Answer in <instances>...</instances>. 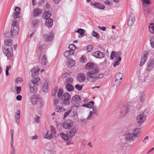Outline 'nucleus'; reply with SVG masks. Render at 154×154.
<instances>
[{"label": "nucleus", "instance_id": "obj_7", "mask_svg": "<svg viewBox=\"0 0 154 154\" xmlns=\"http://www.w3.org/2000/svg\"><path fill=\"white\" fill-rule=\"evenodd\" d=\"M54 34L52 31L49 32L48 35L45 34L43 35V39L45 41V43L46 42L48 43L49 42H51L54 38Z\"/></svg>", "mask_w": 154, "mask_h": 154}, {"label": "nucleus", "instance_id": "obj_34", "mask_svg": "<svg viewBox=\"0 0 154 154\" xmlns=\"http://www.w3.org/2000/svg\"><path fill=\"white\" fill-rule=\"evenodd\" d=\"M94 101H92L89 102L88 103L83 104L82 106L88 108H92V107L94 106Z\"/></svg>", "mask_w": 154, "mask_h": 154}, {"label": "nucleus", "instance_id": "obj_40", "mask_svg": "<svg viewBox=\"0 0 154 154\" xmlns=\"http://www.w3.org/2000/svg\"><path fill=\"white\" fill-rule=\"evenodd\" d=\"M149 29L150 32L152 33H154V23H151L149 27Z\"/></svg>", "mask_w": 154, "mask_h": 154}, {"label": "nucleus", "instance_id": "obj_23", "mask_svg": "<svg viewBox=\"0 0 154 154\" xmlns=\"http://www.w3.org/2000/svg\"><path fill=\"white\" fill-rule=\"evenodd\" d=\"M74 54V52L73 51H70L68 50L66 51L64 54L65 57L67 58H69L71 57V56L73 55Z\"/></svg>", "mask_w": 154, "mask_h": 154}, {"label": "nucleus", "instance_id": "obj_53", "mask_svg": "<svg viewBox=\"0 0 154 154\" xmlns=\"http://www.w3.org/2000/svg\"><path fill=\"white\" fill-rule=\"evenodd\" d=\"M92 49L93 46L91 45H88L87 47V50L88 52L91 51Z\"/></svg>", "mask_w": 154, "mask_h": 154}, {"label": "nucleus", "instance_id": "obj_31", "mask_svg": "<svg viewBox=\"0 0 154 154\" xmlns=\"http://www.w3.org/2000/svg\"><path fill=\"white\" fill-rule=\"evenodd\" d=\"M51 14L49 12L45 11L42 15V17L45 19L47 20L50 19Z\"/></svg>", "mask_w": 154, "mask_h": 154}, {"label": "nucleus", "instance_id": "obj_22", "mask_svg": "<svg viewBox=\"0 0 154 154\" xmlns=\"http://www.w3.org/2000/svg\"><path fill=\"white\" fill-rule=\"evenodd\" d=\"M33 12V16L36 17L41 14L42 12V11L41 9L37 8L34 9Z\"/></svg>", "mask_w": 154, "mask_h": 154}, {"label": "nucleus", "instance_id": "obj_15", "mask_svg": "<svg viewBox=\"0 0 154 154\" xmlns=\"http://www.w3.org/2000/svg\"><path fill=\"white\" fill-rule=\"evenodd\" d=\"M10 134L11 135V147L12 148V150L11 154H15V151L14 146V131L13 129H11L10 131Z\"/></svg>", "mask_w": 154, "mask_h": 154}, {"label": "nucleus", "instance_id": "obj_60", "mask_svg": "<svg viewBox=\"0 0 154 154\" xmlns=\"http://www.w3.org/2000/svg\"><path fill=\"white\" fill-rule=\"evenodd\" d=\"M143 2L146 5H149L151 3L150 0H144Z\"/></svg>", "mask_w": 154, "mask_h": 154}, {"label": "nucleus", "instance_id": "obj_43", "mask_svg": "<svg viewBox=\"0 0 154 154\" xmlns=\"http://www.w3.org/2000/svg\"><path fill=\"white\" fill-rule=\"evenodd\" d=\"M122 74L120 72H119L118 74L116 75L115 78L116 79L118 80H121L122 79Z\"/></svg>", "mask_w": 154, "mask_h": 154}, {"label": "nucleus", "instance_id": "obj_35", "mask_svg": "<svg viewBox=\"0 0 154 154\" xmlns=\"http://www.w3.org/2000/svg\"><path fill=\"white\" fill-rule=\"evenodd\" d=\"M55 110L56 112H60L65 110V109L60 106L57 105L56 107Z\"/></svg>", "mask_w": 154, "mask_h": 154}, {"label": "nucleus", "instance_id": "obj_1", "mask_svg": "<svg viewBox=\"0 0 154 154\" xmlns=\"http://www.w3.org/2000/svg\"><path fill=\"white\" fill-rule=\"evenodd\" d=\"M87 79L90 82H94L98 79L102 78L104 74L100 73L98 68L95 67L86 73Z\"/></svg>", "mask_w": 154, "mask_h": 154}, {"label": "nucleus", "instance_id": "obj_2", "mask_svg": "<svg viewBox=\"0 0 154 154\" xmlns=\"http://www.w3.org/2000/svg\"><path fill=\"white\" fill-rule=\"evenodd\" d=\"M12 45V41L11 40H6L5 41V44L3 46V51L8 59H11L13 57Z\"/></svg>", "mask_w": 154, "mask_h": 154}, {"label": "nucleus", "instance_id": "obj_33", "mask_svg": "<svg viewBox=\"0 0 154 154\" xmlns=\"http://www.w3.org/2000/svg\"><path fill=\"white\" fill-rule=\"evenodd\" d=\"M48 63V62L47 60V56L45 55H43L42 58V64L43 65H46V64Z\"/></svg>", "mask_w": 154, "mask_h": 154}, {"label": "nucleus", "instance_id": "obj_64", "mask_svg": "<svg viewBox=\"0 0 154 154\" xmlns=\"http://www.w3.org/2000/svg\"><path fill=\"white\" fill-rule=\"evenodd\" d=\"M149 62L154 66V58L150 60Z\"/></svg>", "mask_w": 154, "mask_h": 154}, {"label": "nucleus", "instance_id": "obj_29", "mask_svg": "<svg viewBox=\"0 0 154 154\" xmlns=\"http://www.w3.org/2000/svg\"><path fill=\"white\" fill-rule=\"evenodd\" d=\"M53 24V20H52L50 18L46 20L45 25L47 27H50L52 26Z\"/></svg>", "mask_w": 154, "mask_h": 154}, {"label": "nucleus", "instance_id": "obj_56", "mask_svg": "<svg viewBox=\"0 0 154 154\" xmlns=\"http://www.w3.org/2000/svg\"><path fill=\"white\" fill-rule=\"evenodd\" d=\"M16 92L17 94H19L21 91V88L20 87H16Z\"/></svg>", "mask_w": 154, "mask_h": 154}, {"label": "nucleus", "instance_id": "obj_28", "mask_svg": "<svg viewBox=\"0 0 154 154\" xmlns=\"http://www.w3.org/2000/svg\"><path fill=\"white\" fill-rule=\"evenodd\" d=\"M122 58L121 57H118V58H116L115 59L113 62V66L114 67H116L117 66L119 65L120 62Z\"/></svg>", "mask_w": 154, "mask_h": 154}, {"label": "nucleus", "instance_id": "obj_13", "mask_svg": "<svg viewBox=\"0 0 154 154\" xmlns=\"http://www.w3.org/2000/svg\"><path fill=\"white\" fill-rule=\"evenodd\" d=\"M20 10V9L19 7H16L14 10V12L12 14V17L14 19L19 17Z\"/></svg>", "mask_w": 154, "mask_h": 154}, {"label": "nucleus", "instance_id": "obj_57", "mask_svg": "<svg viewBox=\"0 0 154 154\" xmlns=\"http://www.w3.org/2000/svg\"><path fill=\"white\" fill-rule=\"evenodd\" d=\"M98 28L103 31H105L106 30V27L104 26H98Z\"/></svg>", "mask_w": 154, "mask_h": 154}, {"label": "nucleus", "instance_id": "obj_18", "mask_svg": "<svg viewBox=\"0 0 154 154\" xmlns=\"http://www.w3.org/2000/svg\"><path fill=\"white\" fill-rule=\"evenodd\" d=\"M148 54L147 52H146L144 53L143 57H142L140 63V66H143L146 61L147 59Z\"/></svg>", "mask_w": 154, "mask_h": 154}, {"label": "nucleus", "instance_id": "obj_51", "mask_svg": "<svg viewBox=\"0 0 154 154\" xmlns=\"http://www.w3.org/2000/svg\"><path fill=\"white\" fill-rule=\"evenodd\" d=\"M92 111H91L93 114H96L97 112V109L96 107V106H93L92 107Z\"/></svg>", "mask_w": 154, "mask_h": 154}, {"label": "nucleus", "instance_id": "obj_4", "mask_svg": "<svg viewBox=\"0 0 154 154\" xmlns=\"http://www.w3.org/2000/svg\"><path fill=\"white\" fill-rule=\"evenodd\" d=\"M30 101L32 105H36L39 107H42L44 104L42 99L39 96L35 94L31 97Z\"/></svg>", "mask_w": 154, "mask_h": 154}, {"label": "nucleus", "instance_id": "obj_36", "mask_svg": "<svg viewBox=\"0 0 154 154\" xmlns=\"http://www.w3.org/2000/svg\"><path fill=\"white\" fill-rule=\"evenodd\" d=\"M32 80H34V83L36 85H39L41 84L40 79L39 77H37L35 79H33Z\"/></svg>", "mask_w": 154, "mask_h": 154}, {"label": "nucleus", "instance_id": "obj_38", "mask_svg": "<svg viewBox=\"0 0 154 154\" xmlns=\"http://www.w3.org/2000/svg\"><path fill=\"white\" fill-rule=\"evenodd\" d=\"M53 137V134L49 132L48 131H47V133L45 136V138L48 139H51Z\"/></svg>", "mask_w": 154, "mask_h": 154}, {"label": "nucleus", "instance_id": "obj_48", "mask_svg": "<svg viewBox=\"0 0 154 154\" xmlns=\"http://www.w3.org/2000/svg\"><path fill=\"white\" fill-rule=\"evenodd\" d=\"M92 35L96 38H98L99 37V35L95 31H93L92 32Z\"/></svg>", "mask_w": 154, "mask_h": 154}, {"label": "nucleus", "instance_id": "obj_5", "mask_svg": "<svg viewBox=\"0 0 154 154\" xmlns=\"http://www.w3.org/2000/svg\"><path fill=\"white\" fill-rule=\"evenodd\" d=\"M19 30V26L17 21H13L11 28V33L13 37H15L18 35Z\"/></svg>", "mask_w": 154, "mask_h": 154}, {"label": "nucleus", "instance_id": "obj_9", "mask_svg": "<svg viewBox=\"0 0 154 154\" xmlns=\"http://www.w3.org/2000/svg\"><path fill=\"white\" fill-rule=\"evenodd\" d=\"M34 82V80H31L29 82L28 85L30 92L33 93H35L37 90V87Z\"/></svg>", "mask_w": 154, "mask_h": 154}, {"label": "nucleus", "instance_id": "obj_62", "mask_svg": "<svg viewBox=\"0 0 154 154\" xmlns=\"http://www.w3.org/2000/svg\"><path fill=\"white\" fill-rule=\"evenodd\" d=\"M59 100L58 99H55L54 100V103L55 105H57L59 102Z\"/></svg>", "mask_w": 154, "mask_h": 154}, {"label": "nucleus", "instance_id": "obj_6", "mask_svg": "<svg viewBox=\"0 0 154 154\" xmlns=\"http://www.w3.org/2000/svg\"><path fill=\"white\" fill-rule=\"evenodd\" d=\"M124 138L126 141L133 142L136 138L131 132H127L123 135Z\"/></svg>", "mask_w": 154, "mask_h": 154}, {"label": "nucleus", "instance_id": "obj_55", "mask_svg": "<svg viewBox=\"0 0 154 154\" xmlns=\"http://www.w3.org/2000/svg\"><path fill=\"white\" fill-rule=\"evenodd\" d=\"M93 114V113L91 111H90L88 116L86 118V119H87L88 120L90 119L91 117L92 116Z\"/></svg>", "mask_w": 154, "mask_h": 154}, {"label": "nucleus", "instance_id": "obj_26", "mask_svg": "<svg viewBox=\"0 0 154 154\" xmlns=\"http://www.w3.org/2000/svg\"><path fill=\"white\" fill-rule=\"evenodd\" d=\"M120 53H117L115 51H112L111 53L110 56V60L111 59L113 60L116 58H118V57H120Z\"/></svg>", "mask_w": 154, "mask_h": 154}, {"label": "nucleus", "instance_id": "obj_63", "mask_svg": "<svg viewBox=\"0 0 154 154\" xmlns=\"http://www.w3.org/2000/svg\"><path fill=\"white\" fill-rule=\"evenodd\" d=\"M52 152L51 151L46 150L43 152V154H51Z\"/></svg>", "mask_w": 154, "mask_h": 154}, {"label": "nucleus", "instance_id": "obj_45", "mask_svg": "<svg viewBox=\"0 0 154 154\" xmlns=\"http://www.w3.org/2000/svg\"><path fill=\"white\" fill-rule=\"evenodd\" d=\"M68 47L70 49L69 50L72 51H73V50H75L76 48L75 46L73 44L69 45Z\"/></svg>", "mask_w": 154, "mask_h": 154}, {"label": "nucleus", "instance_id": "obj_46", "mask_svg": "<svg viewBox=\"0 0 154 154\" xmlns=\"http://www.w3.org/2000/svg\"><path fill=\"white\" fill-rule=\"evenodd\" d=\"M63 91V89H59L57 94V96L58 97H61Z\"/></svg>", "mask_w": 154, "mask_h": 154}, {"label": "nucleus", "instance_id": "obj_3", "mask_svg": "<svg viewBox=\"0 0 154 154\" xmlns=\"http://www.w3.org/2000/svg\"><path fill=\"white\" fill-rule=\"evenodd\" d=\"M76 132V129L75 127H72L71 128L68 129L66 134L61 132L60 134V136L63 140L69 142L71 141V138L74 136Z\"/></svg>", "mask_w": 154, "mask_h": 154}, {"label": "nucleus", "instance_id": "obj_25", "mask_svg": "<svg viewBox=\"0 0 154 154\" xmlns=\"http://www.w3.org/2000/svg\"><path fill=\"white\" fill-rule=\"evenodd\" d=\"M95 67H94V63H89L85 65V68L87 70H91Z\"/></svg>", "mask_w": 154, "mask_h": 154}, {"label": "nucleus", "instance_id": "obj_27", "mask_svg": "<svg viewBox=\"0 0 154 154\" xmlns=\"http://www.w3.org/2000/svg\"><path fill=\"white\" fill-rule=\"evenodd\" d=\"M49 83L48 81H46L43 87V91L45 93L47 92L48 91Z\"/></svg>", "mask_w": 154, "mask_h": 154}, {"label": "nucleus", "instance_id": "obj_12", "mask_svg": "<svg viewBox=\"0 0 154 154\" xmlns=\"http://www.w3.org/2000/svg\"><path fill=\"white\" fill-rule=\"evenodd\" d=\"M135 20L134 14L132 13H131L129 16L128 25L130 26H131L134 24Z\"/></svg>", "mask_w": 154, "mask_h": 154}, {"label": "nucleus", "instance_id": "obj_24", "mask_svg": "<svg viewBox=\"0 0 154 154\" xmlns=\"http://www.w3.org/2000/svg\"><path fill=\"white\" fill-rule=\"evenodd\" d=\"M75 65V61L72 59H69L67 63V65L69 68H72Z\"/></svg>", "mask_w": 154, "mask_h": 154}, {"label": "nucleus", "instance_id": "obj_47", "mask_svg": "<svg viewBox=\"0 0 154 154\" xmlns=\"http://www.w3.org/2000/svg\"><path fill=\"white\" fill-rule=\"evenodd\" d=\"M73 80V79L72 78L69 77L66 79V82L67 83H71Z\"/></svg>", "mask_w": 154, "mask_h": 154}, {"label": "nucleus", "instance_id": "obj_41", "mask_svg": "<svg viewBox=\"0 0 154 154\" xmlns=\"http://www.w3.org/2000/svg\"><path fill=\"white\" fill-rule=\"evenodd\" d=\"M66 88L69 91H71L73 90L74 88L73 86L70 84H67L66 86Z\"/></svg>", "mask_w": 154, "mask_h": 154}, {"label": "nucleus", "instance_id": "obj_58", "mask_svg": "<svg viewBox=\"0 0 154 154\" xmlns=\"http://www.w3.org/2000/svg\"><path fill=\"white\" fill-rule=\"evenodd\" d=\"M44 45H40L39 47V51H42L44 48Z\"/></svg>", "mask_w": 154, "mask_h": 154}, {"label": "nucleus", "instance_id": "obj_52", "mask_svg": "<svg viewBox=\"0 0 154 154\" xmlns=\"http://www.w3.org/2000/svg\"><path fill=\"white\" fill-rule=\"evenodd\" d=\"M71 110H69L66 112L64 115L63 119H65L69 115V113L71 112Z\"/></svg>", "mask_w": 154, "mask_h": 154}, {"label": "nucleus", "instance_id": "obj_37", "mask_svg": "<svg viewBox=\"0 0 154 154\" xmlns=\"http://www.w3.org/2000/svg\"><path fill=\"white\" fill-rule=\"evenodd\" d=\"M39 20L37 19H35L32 20V26L35 27L38 25Z\"/></svg>", "mask_w": 154, "mask_h": 154}, {"label": "nucleus", "instance_id": "obj_21", "mask_svg": "<svg viewBox=\"0 0 154 154\" xmlns=\"http://www.w3.org/2000/svg\"><path fill=\"white\" fill-rule=\"evenodd\" d=\"M77 79L79 82H82L85 80V76L83 73H81L78 74Z\"/></svg>", "mask_w": 154, "mask_h": 154}, {"label": "nucleus", "instance_id": "obj_49", "mask_svg": "<svg viewBox=\"0 0 154 154\" xmlns=\"http://www.w3.org/2000/svg\"><path fill=\"white\" fill-rule=\"evenodd\" d=\"M16 82L17 84L21 83L23 81L22 79L21 78H17L16 79Z\"/></svg>", "mask_w": 154, "mask_h": 154}, {"label": "nucleus", "instance_id": "obj_19", "mask_svg": "<svg viewBox=\"0 0 154 154\" xmlns=\"http://www.w3.org/2000/svg\"><path fill=\"white\" fill-rule=\"evenodd\" d=\"M72 99L73 101L75 102V103L76 102L78 104L77 105H74L76 107H79V104L81 101V99L79 96L78 95H75L72 97Z\"/></svg>", "mask_w": 154, "mask_h": 154}, {"label": "nucleus", "instance_id": "obj_17", "mask_svg": "<svg viewBox=\"0 0 154 154\" xmlns=\"http://www.w3.org/2000/svg\"><path fill=\"white\" fill-rule=\"evenodd\" d=\"M92 55L96 58L100 59L103 58L105 55L104 53L99 51H96L92 53Z\"/></svg>", "mask_w": 154, "mask_h": 154}, {"label": "nucleus", "instance_id": "obj_54", "mask_svg": "<svg viewBox=\"0 0 154 154\" xmlns=\"http://www.w3.org/2000/svg\"><path fill=\"white\" fill-rule=\"evenodd\" d=\"M80 61L82 62H85L87 61L85 56H82L80 58Z\"/></svg>", "mask_w": 154, "mask_h": 154}, {"label": "nucleus", "instance_id": "obj_11", "mask_svg": "<svg viewBox=\"0 0 154 154\" xmlns=\"http://www.w3.org/2000/svg\"><path fill=\"white\" fill-rule=\"evenodd\" d=\"M129 110V106H126L124 109H122L120 111L119 115V118H122L124 117L128 112Z\"/></svg>", "mask_w": 154, "mask_h": 154}, {"label": "nucleus", "instance_id": "obj_14", "mask_svg": "<svg viewBox=\"0 0 154 154\" xmlns=\"http://www.w3.org/2000/svg\"><path fill=\"white\" fill-rule=\"evenodd\" d=\"M20 112L19 109L17 110L15 113L14 121L18 125L20 121Z\"/></svg>", "mask_w": 154, "mask_h": 154}, {"label": "nucleus", "instance_id": "obj_32", "mask_svg": "<svg viewBox=\"0 0 154 154\" xmlns=\"http://www.w3.org/2000/svg\"><path fill=\"white\" fill-rule=\"evenodd\" d=\"M154 68V66L148 62L147 63L146 68L147 71L149 72H150L152 71Z\"/></svg>", "mask_w": 154, "mask_h": 154}, {"label": "nucleus", "instance_id": "obj_10", "mask_svg": "<svg viewBox=\"0 0 154 154\" xmlns=\"http://www.w3.org/2000/svg\"><path fill=\"white\" fill-rule=\"evenodd\" d=\"M146 119L145 115L143 114H139L137 117L136 121L139 124H142L143 122Z\"/></svg>", "mask_w": 154, "mask_h": 154}, {"label": "nucleus", "instance_id": "obj_16", "mask_svg": "<svg viewBox=\"0 0 154 154\" xmlns=\"http://www.w3.org/2000/svg\"><path fill=\"white\" fill-rule=\"evenodd\" d=\"M70 98V94L68 93H65L62 96L61 99L64 103H66L69 101Z\"/></svg>", "mask_w": 154, "mask_h": 154}, {"label": "nucleus", "instance_id": "obj_50", "mask_svg": "<svg viewBox=\"0 0 154 154\" xmlns=\"http://www.w3.org/2000/svg\"><path fill=\"white\" fill-rule=\"evenodd\" d=\"M83 87L82 85H80L79 84H77L75 85V88L78 90H81Z\"/></svg>", "mask_w": 154, "mask_h": 154}, {"label": "nucleus", "instance_id": "obj_61", "mask_svg": "<svg viewBox=\"0 0 154 154\" xmlns=\"http://www.w3.org/2000/svg\"><path fill=\"white\" fill-rule=\"evenodd\" d=\"M51 133L53 134H56V132L55 131L53 127H51Z\"/></svg>", "mask_w": 154, "mask_h": 154}, {"label": "nucleus", "instance_id": "obj_30", "mask_svg": "<svg viewBox=\"0 0 154 154\" xmlns=\"http://www.w3.org/2000/svg\"><path fill=\"white\" fill-rule=\"evenodd\" d=\"M38 69L37 68H34L31 69V72L32 77H34L38 75Z\"/></svg>", "mask_w": 154, "mask_h": 154}, {"label": "nucleus", "instance_id": "obj_59", "mask_svg": "<svg viewBox=\"0 0 154 154\" xmlns=\"http://www.w3.org/2000/svg\"><path fill=\"white\" fill-rule=\"evenodd\" d=\"M39 118H40L39 117L37 116H36L35 117L34 119H35V122L36 123H38L39 122H40Z\"/></svg>", "mask_w": 154, "mask_h": 154}, {"label": "nucleus", "instance_id": "obj_39", "mask_svg": "<svg viewBox=\"0 0 154 154\" xmlns=\"http://www.w3.org/2000/svg\"><path fill=\"white\" fill-rule=\"evenodd\" d=\"M75 32L79 33L82 37L84 35L85 30L83 29H79L76 31H75Z\"/></svg>", "mask_w": 154, "mask_h": 154}, {"label": "nucleus", "instance_id": "obj_20", "mask_svg": "<svg viewBox=\"0 0 154 154\" xmlns=\"http://www.w3.org/2000/svg\"><path fill=\"white\" fill-rule=\"evenodd\" d=\"M131 132L136 138L140 133V129L139 128H135L133 129L131 131Z\"/></svg>", "mask_w": 154, "mask_h": 154}, {"label": "nucleus", "instance_id": "obj_8", "mask_svg": "<svg viewBox=\"0 0 154 154\" xmlns=\"http://www.w3.org/2000/svg\"><path fill=\"white\" fill-rule=\"evenodd\" d=\"M63 127L65 129H67L71 128L72 127H75L73 125V122L70 119H68L64 122L62 124Z\"/></svg>", "mask_w": 154, "mask_h": 154}, {"label": "nucleus", "instance_id": "obj_44", "mask_svg": "<svg viewBox=\"0 0 154 154\" xmlns=\"http://www.w3.org/2000/svg\"><path fill=\"white\" fill-rule=\"evenodd\" d=\"M96 7L100 9H103L105 8L104 6L102 4L98 3Z\"/></svg>", "mask_w": 154, "mask_h": 154}, {"label": "nucleus", "instance_id": "obj_42", "mask_svg": "<svg viewBox=\"0 0 154 154\" xmlns=\"http://www.w3.org/2000/svg\"><path fill=\"white\" fill-rule=\"evenodd\" d=\"M121 81L120 80H118L117 79H116V80H115V81L114 82V86H115L116 87H117L118 86L120 83Z\"/></svg>", "mask_w": 154, "mask_h": 154}]
</instances>
